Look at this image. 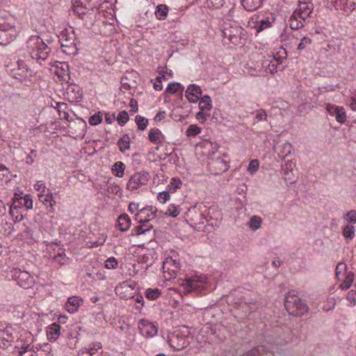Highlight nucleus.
<instances>
[{
    "instance_id": "obj_34",
    "label": "nucleus",
    "mask_w": 356,
    "mask_h": 356,
    "mask_svg": "<svg viewBox=\"0 0 356 356\" xmlns=\"http://www.w3.org/2000/svg\"><path fill=\"white\" fill-rule=\"evenodd\" d=\"M354 281V274L352 272L348 273L346 276L343 282V283L340 285V289L342 290L348 289L349 287L351 286Z\"/></svg>"
},
{
    "instance_id": "obj_5",
    "label": "nucleus",
    "mask_w": 356,
    "mask_h": 356,
    "mask_svg": "<svg viewBox=\"0 0 356 356\" xmlns=\"http://www.w3.org/2000/svg\"><path fill=\"white\" fill-rule=\"evenodd\" d=\"M8 71L13 78L21 82L30 81L31 78L33 76V72L22 60H18L17 65L13 68L9 69Z\"/></svg>"
},
{
    "instance_id": "obj_10",
    "label": "nucleus",
    "mask_w": 356,
    "mask_h": 356,
    "mask_svg": "<svg viewBox=\"0 0 356 356\" xmlns=\"http://www.w3.org/2000/svg\"><path fill=\"white\" fill-rule=\"evenodd\" d=\"M156 208L152 206L142 208L136 214L135 219L140 223L149 222L156 218Z\"/></svg>"
},
{
    "instance_id": "obj_51",
    "label": "nucleus",
    "mask_w": 356,
    "mask_h": 356,
    "mask_svg": "<svg viewBox=\"0 0 356 356\" xmlns=\"http://www.w3.org/2000/svg\"><path fill=\"white\" fill-rule=\"evenodd\" d=\"M346 219L350 222V223H356V211L355 210H350L346 214Z\"/></svg>"
},
{
    "instance_id": "obj_3",
    "label": "nucleus",
    "mask_w": 356,
    "mask_h": 356,
    "mask_svg": "<svg viewBox=\"0 0 356 356\" xmlns=\"http://www.w3.org/2000/svg\"><path fill=\"white\" fill-rule=\"evenodd\" d=\"M181 286L183 287V293L184 294L193 293L195 295H198L207 290L209 283L206 277L196 276L186 279Z\"/></svg>"
},
{
    "instance_id": "obj_13",
    "label": "nucleus",
    "mask_w": 356,
    "mask_h": 356,
    "mask_svg": "<svg viewBox=\"0 0 356 356\" xmlns=\"http://www.w3.org/2000/svg\"><path fill=\"white\" fill-rule=\"evenodd\" d=\"M257 305L253 300L243 301L237 305L236 310L238 314H241L242 318L248 316L252 312L256 310Z\"/></svg>"
},
{
    "instance_id": "obj_27",
    "label": "nucleus",
    "mask_w": 356,
    "mask_h": 356,
    "mask_svg": "<svg viewBox=\"0 0 356 356\" xmlns=\"http://www.w3.org/2000/svg\"><path fill=\"white\" fill-rule=\"evenodd\" d=\"M241 3L245 10L252 11L261 6L262 0H242Z\"/></svg>"
},
{
    "instance_id": "obj_12",
    "label": "nucleus",
    "mask_w": 356,
    "mask_h": 356,
    "mask_svg": "<svg viewBox=\"0 0 356 356\" xmlns=\"http://www.w3.org/2000/svg\"><path fill=\"white\" fill-rule=\"evenodd\" d=\"M327 112L332 116H334L337 122L343 123L347 119L345 108L340 106L327 104L326 106Z\"/></svg>"
},
{
    "instance_id": "obj_54",
    "label": "nucleus",
    "mask_w": 356,
    "mask_h": 356,
    "mask_svg": "<svg viewBox=\"0 0 356 356\" xmlns=\"http://www.w3.org/2000/svg\"><path fill=\"white\" fill-rule=\"evenodd\" d=\"M34 188L36 191H40V193H44L47 190L44 184L42 181H37L36 184L34 185Z\"/></svg>"
},
{
    "instance_id": "obj_38",
    "label": "nucleus",
    "mask_w": 356,
    "mask_h": 356,
    "mask_svg": "<svg viewBox=\"0 0 356 356\" xmlns=\"http://www.w3.org/2000/svg\"><path fill=\"white\" fill-rule=\"evenodd\" d=\"M148 222H142V225L136 226L133 230L136 235L145 233L153 227L152 225H147Z\"/></svg>"
},
{
    "instance_id": "obj_31",
    "label": "nucleus",
    "mask_w": 356,
    "mask_h": 356,
    "mask_svg": "<svg viewBox=\"0 0 356 356\" xmlns=\"http://www.w3.org/2000/svg\"><path fill=\"white\" fill-rule=\"evenodd\" d=\"M129 141L130 138L127 134L124 135L120 139H119V140L118 141V145L119 147L120 152L124 153L125 152L126 150L129 149Z\"/></svg>"
},
{
    "instance_id": "obj_50",
    "label": "nucleus",
    "mask_w": 356,
    "mask_h": 356,
    "mask_svg": "<svg viewBox=\"0 0 356 356\" xmlns=\"http://www.w3.org/2000/svg\"><path fill=\"white\" fill-rule=\"evenodd\" d=\"M346 298L350 305H355V303H356V290L353 289V290L349 291L347 294Z\"/></svg>"
},
{
    "instance_id": "obj_30",
    "label": "nucleus",
    "mask_w": 356,
    "mask_h": 356,
    "mask_svg": "<svg viewBox=\"0 0 356 356\" xmlns=\"http://www.w3.org/2000/svg\"><path fill=\"white\" fill-rule=\"evenodd\" d=\"M124 169L125 165L122 161L115 162L111 168L113 173L120 178L124 176Z\"/></svg>"
},
{
    "instance_id": "obj_7",
    "label": "nucleus",
    "mask_w": 356,
    "mask_h": 356,
    "mask_svg": "<svg viewBox=\"0 0 356 356\" xmlns=\"http://www.w3.org/2000/svg\"><path fill=\"white\" fill-rule=\"evenodd\" d=\"M168 343L175 350H181L188 345L185 335L179 331H175L168 335Z\"/></svg>"
},
{
    "instance_id": "obj_18",
    "label": "nucleus",
    "mask_w": 356,
    "mask_h": 356,
    "mask_svg": "<svg viewBox=\"0 0 356 356\" xmlns=\"http://www.w3.org/2000/svg\"><path fill=\"white\" fill-rule=\"evenodd\" d=\"M190 220L193 225L195 227H198L199 229L202 228V225H204L205 222H207L206 218L200 212L190 211L189 213Z\"/></svg>"
},
{
    "instance_id": "obj_17",
    "label": "nucleus",
    "mask_w": 356,
    "mask_h": 356,
    "mask_svg": "<svg viewBox=\"0 0 356 356\" xmlns=\"http://www.w3.org/2000/svg\"><path fill=\"white\" fill-rule=\"evenodd\" d=\"M336 8L349 15L356 8V0H341V2L337 3Z\"/></svg>"
},
{
    "instance_id": "obj_37",
    "label": "nucleus",
    "mask_w": 356,
    "mask_h": 356,
    "mask_svg": "<svg viewBox=\"0 0 356 356\" xmlns=\"http://www.w3.org/2000/svg\"><path fill=\"white\" fill-rule=\"evenodd\" d=\"M145 297L150 300H154L157 299L161 295V292L158 289H147L145 291Z\"/></svg>"
},
{
    "instance_id": "obj_29",
    "label": "nucleus",
    "mask_w": 356,
    "mask_h": 356,
    "mask_svg": "<svg viewBox=\"0 0 356 356\" xmlns=\"http://www.w3.org/2000/svg\"><path fill=\"white\" fill-rule=\"evenodd\" d=\"M294 13L296 14L298 18L302 19L305 23L310 22V14L312 13V10L309 8H306L305 7L300 8V11L295 12Z\"/></svg>"
},
{
    "instance_id": "obj_61",
    "label": "nucleus",
    "mask_w": 356,
    "mask_h": 356,
    "mask_svg": "<svg viewBox=\"0 0 356 356\" xmlns=\"http://www.w3.org/2000/svg\"><path fill=\"white\" fill-rule=\"evenodd\" d=\"M131 112H136L138 111V102L136 99H131L129 102Z\"/></svg>"
},
{
    "instance_id": "obj_23",
    "label": "nucleus",
    "mask_w": 356,
    "mask_h": 356,
    "mask_svg": "<svg viewBox=\"0 0 356 356\" xmlns=\"http://www.w3.org/2000/svg\"><path fill=\"white\" fill-rule=\"evenodd\" d=\"M149 140L154 144H160L164 140V136L159 129H152L148 135Z\"/></svg>"
},
{
    "instance_id": "obj_9",
    "label": "nucleus",
    "mask_w": 356,
    "mask_h": 356,
    "mask_svg": "<svg viewBox=\"0 0 356 356\" xmlns=\"http://www.w3.org/2000/svg\"><path fill=\"white\" fill-rule=\"evenodd\" d=\"M179 270V263L171 257L166 258L163 263V270L165 279L170 280L177 276Z\"/></svg>"
},
{
    "instance_id": "obj_2",
    "label": "nucleus",
    "mask_w": 356,
    "mask_h": 356,
    "mask_svg": "<svg viewBox=\"0 0 356 356\" xmlns=\"http://www.w3.org/2000/svg\"><path fill=\"white\" fill-rule=\"evenodd\" d=\"M284 307L290 315L302 316L305 314L309 307L294 291H289L285 296Z\"/></svg>"
},
{
    "instance_id": "obj_24",
    "label": "nucleus",
    "mask_w": 356,
    "mask_h": 356,
    "mask_svg": "<svg viewBox=\"0 0 356 356\" xmlns=\"http://www.w3.org/2000/svg\"><path fill=\"white\" fill-rule=\"evenodd\" d=\"M72 8L74 13L77 15L80 19H83L86 15L87 8L83 6L80 0L72 1Z\"/></svg>"
},
{
    "instance_id": "obj_58",
    "label": "nucleus",
    "mask_w": 356,
    "mask_h": 356,
    "mask_svg": "<svg viewBox=\"0 0 356 356\" xmlns=\"http://www.w3.org/2000/svg\"><path fill=\"white\" fill-rule=\"evenodd\" d=\"M310 42H311V40L309 38L304 37L302 39L300 44H298V49L300 50L303 49L307 44H310Z\"/></svg>"
},
{
    "instance_id": "obj_48",
    "label": "nucleus",
    "mask_w": 356,
    "mask_h": 356,
    "mask_svg": "<svg viewBox=\"0 0 356 356\" xmlns=\"http://www.w3.org/2000/svg\"><path fill=\"white\" fill-rule=\"evenodd\" d=\"M118 266V261L114 257H110L105 261V267L108 269H114Z\"/></svg>"
},
{
    "instance_id": "obj_21",
    "label": "nucleus",
    "mask_w": 356,
    "mask_h": 356,
    "mask_svg": "<svg viewBox=\"0 0 356 356\" xmlns=\"http://www.w3.org/2000/svg\"><path fill=\"white\" fill-rule=\"evenodd\" d=\"M17 204H19V208L24 207L26 209L33 208V200L30 195H26L24 197H14L13 202Z\"/></svg>"
},
{
    "instance_id": "obj_36",
    "label": "nucleus",
    "mask_w": 356,
    "mask_h": 356,
    "mask_svg": "<svg viewBox=\"0 0 356 356\" xmlns=\"http://www.w3.org/2000/svg\"><path fill=\"white\" fill-rule=\"evenodd\" d=\"M262 219L261 217L253 216L250 218L249 225L252 230L256 231L261 227Z\"/></svg>"
},
{
    "instance_id": "obj_64",
    "label": "nucleus",
    "mask_w": 356,
    "mask_h": 356,
    "mask_svg": "<svg viewBox=\"0 0 356 356\" xmlns=\"http://www.w3.org/2000/svg\"><path fill=\"white\" fill-rule=\"evenodd\" d=\"M204 111H201L200 112H198L197 114H196V118L200 121L201 122H204L207 118H206V115L204 113Z\"/></svg>"
},
{
    "instance_id": "obj_59",
    "label": "nucleus",
    "mask_w": 356,
    "mask_h": 356,
    "mask_svg": "<svg viewBox=\"0 0 356 356\" xmlns=\"http://www.w3.org/2000/svg\"><path fill=\"white\" fill-rule=\"evenodd\" d=\"M36 156V151L32 149L31 154H29L26 159V163L27 164H32L34 161V158Z\"/></svg>"
},
{
    "instance_id": "obj_14",
    "label": "nucleus",
    "mask_w": 356,
    "mask_h": 356,
    "mask_svg": "<svg viewBox=\"0 0 356 356\" xmlns=\"http://www.w3.org/2000/svg\"><path fill=\"white\" fill-rule=\"evenodd\" d=\"M65 96L70 102H79L82 99V92L77 85H70L67 87Z\"/></svg>"
},
{
    "instance_id": "obj_8",
    "label": "nucleus",
    "mask_w": 356,
    "mask_h": 356,
    "mask_svg": "<svg viewBox=\"0 0 356 356\" xmlns=\"http://www.w3.org/2000/svg\"><path fill=\"white\" fill-rule=\"evenodd\" d=\"M149 180V174L146 172L135 173L131 177L127 184V188L129 191H134L147 184Z\"/></svg>"
},
{
    "instance_id": "obj_32",
    "label": "nucleus",
    "mask_w": 356,
    "mask_h": 356,
    "mask_svg": "<svg viewBox=\"0 0 356 356\" xmlns=\"http://www.w3.org/2000/svg\"><path fill=\"white\" fill-rule=\"evenodd\" d=\"M355 233V228L351 224L346 225L342 230V234L347 241L353 240Z\"/></svg>"
},
{
    "instance_id": "obj_22",
    "label": "nucleus",
    "mask_w": 356,
    "mask_h": 356,
    "mask_svg": "<svg viewBox=\"0 0 356 356\" xmlns=\"http://www.w3.org/2000/svg\"><path fill=\"white\" fill-rule=\"evenodd\" d=\"M17 284L22 288L28 289L33 284V278L29 273L23 271L18 280Z\"/></svg>"
},
{
    "instance_id": "obj_11",
    "label": "nucleus",
    "mask_w": 356,
    "mask_h": 356,
    "mask_svg": "<svg viewBox=\"0 0 356 356\" xmlns=\"http://www.w3.org/2000/svg\"><path fill=\"white\" fill-rule=\"evenodd\" d=\"M138 327L140 333L147 337H153L158 332L157 327L152 322L145 319H141L138 322Z\"/></svg>"
},
{
    "instance_id": "obj_62",
    "label": "nucleus",
    "mask_w": 356,
    "mask_h": 356,
    "mask_svg": "<svg viewBox=\"0 0 356 356\" xmlns=\"http://www.w3.org/2000/svg\"><path fill=\"white\" fill-rule=\"evenodd\" d=\"M140 209H139V204L131 202L129 205V211L132 213L136 211H139Z\"/></svg>"
},
{
    "instance_id": "obj_42",
    "label": "nucleus",
    "mask_w": 356,
    "mask_h": 356,
    "mask_svg": "<svg viewBox=\"0 0 356 356\" xmlns=\"http://www.w3.org/2000/svg\"><path fill=\"white\" fill-rule=\"evenodd\" d=\"M201 132V129L196 124H191L189 126L186 131V135L188 137L195 136Z\"/></svg>"
},
{
    "instance_id": "obj_44",
    "label": "nucleus",
    "mask_w": 356,
    "mask_h": 356,
    "mask_svg": "<svg viewBox=\"0 0 356 356\" xmlns=\"http://www.w3.org/2000/svg\"><path fill=\"white\" fill-rule=\"evenodd\" d=\"M102 121V115L100 112H97L89 118V124L92 126H96L100 124Z\"/></svg>"
},
{
    "instance_id": "obj_41",
    "label": "nucleus",
    "mask_w": 356,
    "mask_h": 356,
    "mask_svg": "<svg viewBox=\"0 0 356 356\" xmlns=\"http://www.w3.org/2000/svg\"><path fill=\"white\" fill-rule=\"evenodd\" d=\"M266 349L263 346H257L246 353L247 356H257L265 353Z\"/></svg>"
},
{
    "instance_id": "obj_15",
    "label": "nucleus",
    "mask_w": 356,
    "mask_h": 356,
    "mask_svg": "<svg viewBox=\"0 0 356 356\" xmlns=\"http://www.w3.org/2000/svg\"><path fill=\"white\" fill-rule=\"evenodd\" d=\"M211 171L214 175H220L228 170L229 165L222 159L217 157L209 163Z\"/></svg>"
},
{
    "instance_id": "obj_20",
    "label": "nucleus",
    "mask_w": 356,
    "mask_h": 356,
    "mask_svg": "<svg viewBox=\"0 0 356 356\" xmlns=\"http://www.w3.org/2000/svg\"><path fill=\"white\" fill-rule=\"evenodd\" d=\"M60 333V325L54 323L47 327V337L51 341H56Z\"/></svg>"
},
{
    "instance_id": "obj_25",
    "label": "nucleus",
    "mask_w": 356,
    "mask_h": 356,
    "mask_svg": "<svg viewBox=\"0 0 356 356\" xmlns=\"http://www.w3.org/2000/svg\"><path fill=\"white\" fill-rule=\"evenodd\" d=\"M83 302L82 299L79 298L78 297L73 296L68 299L67 302L66 304V309L70 313L75 312L80 304Z\"/></svg>"
},
{
    "instance_id": "obj_28",
    "label": "nucleus",
    "mask_w": 356,
    "mask_h": 356,
    "mask_svg": "<svg viewBox=\"0 0 356 356\" xmlns=\"http://www.w3.org/2000/svg\"><path fill=\"white\" fill-rule=\"evenodd\" d=\"M19 204L13 203L10 207L9 213L15 222H20L23 219V215L19 211Z\"/></svg>"
},
{
    "instance_id": "obj_26",
    "label": "nucleus",
    "mask_w": 356,
    "mask_h": 356,
    "mask_svg": "<svg viewBox=\"0 0 356 356\" xmlns=\"http://www.w3.org/2000/svg\"><path fill=\"white\" fill-rule=\"evenodd\" d=\"M118 225L122 232L128 230L131 226V219L127 214H121L118 218Z\"/></svg>"
},
{
    "instance_id": "obj_63",
    "label": "nucleus",
    "mask_w": 356,
    "mask_h": 356,
    "mask_svg": "<svg viewBox=\"0 0 356 356\" xmlns=\"http://www.w3.org/2000/svg\"><path fill=\"white\" fill-rule=\"evenodd\" d=\"M350 106L353 111H356V91L350 98Z\"/></svg>"
},
{
    "instance_id": "obj_56",
    "label": "nucleus",
    "mask_w": 356,
    "mask_h": 356,
    "mask_svg": "<svg viewBox=\"0 0 356 356\" xmlns=\"http://www.w3.org/2000/svg\"><path fill=\"white\" fill-rule=\"evenodd\" d=\"M199 108L201 111H210L212 108V104L200 101Z\"/></svg>"
},
{
    "instance_id": "obj_6",
    "label": "nucleus",
    "mask_w": 356,
    "mask_h": 356,
    "mask_svg": "<svg viewBox=\"0 0 356 356\" xmlns=\"http://www.w3.org/2000/svg\"><path fill=\"white\" fill-rule=\"evenodd\" d=\"M18 31L15 26L5 24L0 20V44L7 45L16 38Z\"/></svg>"
},
{
    "instance_id": "obj_46",
    "label": "nucleus",
    "mask_w": 356,
    "mask_h": 356,
    "mask_svg": "<svg viewBox=\"0 0 356 356\" xmlns=\"http://www.w3.org/2000/svg\"><path fill=\"white\" fill-rule=\"evenodd\" d=\"M225 0H207L206 3L209 8H220L224 4Z\"/></svg>"
},
{
    "instance_id": "obj_49",
    "label": "nucleus",
    "mask_w": 356,
    "mask_h": 356,
    "mask_svg": "<svg viewBox=\"0 0 356 356\" xmlns=\"http://www.w3.org/2000/svg\"><path fill=\"white\" fill-rule=\"evenodd\" d=\"M170 197L168 192L163 191L159 193L157 199L161 203L165 204L170 199Z\"/></svg>"
},
{
    "instance_id": "obj_4",
    "label": "nucleus",
    "mask_w": 356,
    "mask_h": 356,
    "mask_svg": "<svg viewBox=\"0 0 356 356\" xmlns=\"http://www.w3.org/2000/svg\"><path fill=\"white\" fill-rule=\"evenodd\" d=\"M275 21V17L272 14L265 17L261 13L254 15L248 22L247 27L254 30V33H259L271 26Z\"/></svg>"
},
{
    "instance_id": "obj_1",
    "label": "nucleus",
    "mask_w": 356,
    "mask_h": 356,
    "mask_svg": "<svg viewBox=\"0 0 356 356\" xmlns=\"http://www.w3.org/2000/svg\"><path fill=\"white\" fill-rule=\"evenodd\" d=\"M51 42L45 43L37 35H32L27 41L28 53L31 58L37 61L44 60L51 52Z\"/></svg>"
},
{
    "instance_id": "obj_57",
    "label": "nucleus",
    "mask_w": 356,
    "mask_h": 356,
    "mask_svg": "<svg viewBox=\"0 0 356 356\" xmlns=\"http://www.w3.org/2000/svg\"><path fill=\"white\" fill-rule=\"evenodd\" d=\"M256 118L258 120H266L267 114L264 109H259L257 111Z\"/></svg>"
},
{
    "instance_id": "obj_43",
    "label": "nucleus",
    "mask_w": 356,
    "mask_h": 356,
    "mask_svg": "<svg viewBox=\"0 0 356 356\" xmlns=\"http://www.w3.org/2000/svg\"><path fill=\"white\" fill-rule=\"evenodd\" d=\"M136 122L138 125V128L140 130L145 129L148 124V120L140 115L136 116Z\"/></svg>"
},
{
    "instance_id": "obj_52",
    "label": "nucleus",
    "mask_w": 356,
    "mask_h": 356,
    "mask_svg": "<svg viewBox=\"0 0 356 356\" xmlns=\"http://www.w3.org/2000/svg\"><path fill=\"white\" fill-rule=\"evenodd\" d=\"M179 213V211H178L177 208L176 207H175L174 205H170L166 211V214H168L169 216H170L172 217H177Z\"/></svg>"
},
{
    "instance_id": "obj_16",
    "label": "nucleus",
    "mask_w": 356,
    "mask_h": 356,
    "mask_svg": "<svg viewBox=\"0 0 356 356\" xmlns=\"http://www.w3.org/2000/svg\"><path fill=\"white\" fill-rule=\"evenodd\" d=\"M202 95V90L200 86L195 84L190 85L186 90V97L190 102L195 103Z\"/></svg>"
},
{
    "instance_id": "obj_39",
    "label": "nucleus",
    "mask_w": 356,
    "mask_h": 356,
    "mask_svg": "<svg viewBox=\"0 0 356 356\" xmlns=\"http://www.w3.org/2000/svg\"><path fill=\"white\" fill-rule=\"evenodd\" d=\"M290 27L292 29H298L299 28L302 27L303 23L301 20H298V17L296 14L293 13V15L290 18Z\"/></svg>"
},
{
    "instance_id": "obj_45",
    "label": "nucleus",
    "mask_w": 356,
    "mask_h": 356,
    "mask_svg": "<svg viewBox=\"0 0 356 356\" xmlns=\"http://www.w3.org/2000/svg\"><path fill=\"white\" fill-rule=\"evenodd\" d=\"M117 120L120 126H124L129 120V115L127 111H122L118 113Z\"/></svg>"
},
{
    "instance_id": "obj_60",
    "label": "nucleus",
    "mask_w": 356,
    "mask_h": 356,
    "mask_svg": "<svg viewBox=\"0 0 356 356\" xmlns=\"http://www.w3.org/2000/svg\"><path fill=\"white\" fill-rule=\"evenodd\" d=\"M22 273H23V271H22L20 269H18V268L13 269L11 271L12 278L13 280H16L17 282H18V280L19 279L21 274Z\"/></svg>"
},
{
    "instance_id": "obj_19",
    "label": "nucleus",
    "mask_w": 356,
    "mask_h": 356,
    "mask_svg": "<svg viewBox=\"0 0 356 356\" xmlns=\"http://www.w3.org/2000/svg\"><path fill=\"white\" fill-rule=\"evenodd\" d=\"M59 41L61 44V47H75V38L74 35V31H72L71 35L67 33H61Z\"/></svg>"
},
{
    "instance_id": "obj_53",
    "label": "nucleus",
    "mask_w": 356,
    "mask_h": 356,
    "mask_svg": "<svg viewBox=\"0 0 356 356\" xmlns=\"http://www.w3.org/2000/svg\"><path fill=\"white\" fill-rule=\"evenodd\" d=\"M9 173L8 168L0 163V180H2L4 177H8Z\"/></svg>"
},
{
    "instance_id": "obj_35",
    "label": "nucleus",
    "mask_w": 356,
    "mask_h": 356,
    "mask_svg": "<svg viewBox=\"0 0 356 356\" xmlns=\"http://www.w3.org/2000/svg\"><path fill=\"white\" fill-rule=\"evenodd\" d=\"M184 90V88L181 86V85L179 83H170L166 88V92L171 93V94H175L177 92L181 93Z\"/></svg>"
},
{
    "instance_id": "obj_55",
    "label": "nucleus",
    "mask_w": 356,
    "mask_h": 356,
    "mask_svg": "<svg viewBox=\"0 0 356 356\" xmlns=\"http://www.w3.org/2000/svg\"><path fill=\"white\" fill-rule=\"evenodd\" d=\"M164 76H159L156 78L155 82L154 83V88L156 90L160 91L162 90V79H164Z\"/></svg>"
},
{
    "instance_id": "obj_33",
    "label": "nucleus",
    "mask_w": 356,
    "mask_h": 356,
    "mask_svg": "<svg viewBox=\"0 0 356 356\" xmlns=\"http://www.w3.org/2000/svg\"><path fill=\"white\" fill-rule=\"evenodd\" d=\"M168 8L166 5L160 4L156 7L155 15L159 20L165 19L168 15Z\"/></svg>"
},
{
    "instance_id": "obj_47",
    "label": "nucleus",
    "mask_w": 356,
    "mask_h": 356,
    "mask_svg": "<svg viewBox=\"0 0 356 356\" xmlns=\"http://www.w3.org/2000/svg\"><path fill=\"white\" fill-rule=\"evenodd\" d=\"M259 165V163L258 160L253 159V160L250 161L249 163L248 167V172L251 175L254 174L258 170Z\"/></svg>"
},
{
    "instance_id": "obj_40",
    "label": "nucleus",
    "mask_w": 356,
    "mask_h": 356,
    "mask_svg": "<svg viewBox=\"0 0 356 356\" xmlns=\"http://www.w3.org/2000/svg\"><path fill=\"white\" fill-rule=\"evenodd\" d=\"M38 196L40 201L44 204H47L49 201H53L54 199L53 194L49 189H47L44 193H40Z\"/></svg>"
}]
</instances>
